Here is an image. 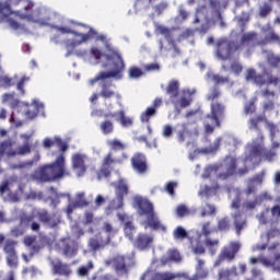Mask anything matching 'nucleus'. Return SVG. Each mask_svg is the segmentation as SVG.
I'll return each mask as SVG.
<instances>
[{
  "instance_id": "1",
  "label": "nucleus",
  "mask_w": 280,
  "mask_h": 280,
  "mask_svg": "<svg viewBox=\"0 0 280 280\" xmlns=\"http://www.w3.org/2000/svg\"><path fill=\"white\" fill-rule=\"evenodd\" d=\"M35 218H37L42 224L48 226L49 229H56L61 222V217L59 213L55 212L50 214L46 209L38 210L32 214L22 213L20 215V225L14 226L11 230V235L13 237L23 236L25 233V228L28 226L33 232L38 233L40 231V224L34 221Z\"/></svg>"
},
{
  "instance_id": "2",
  "label": "nucleus",
  "mask_w": 280,
  "mask_h": 280,
  "mask_svg": "<svg viewBox=\"0 0 280 280\" xmlns=\"http://www.w3.org/2000/svg\"><path fill=\"white\" fill-rule=\"evenodd\" d=\"M55 143L59 147L61 153L57 156L56 161L38 168L36 177L40 183H52L70 175L66 170L65 156V152L68 150V144L67 142H63L61 138H55Z\"/></svg>"
},
{
  "instance_id": "3",
  "label": "nucleus",
  "mask_w": 280,
  "mask_h": 280,
  "mask_svg": "<svg viewBox=\"0 0 280 280\" xmlns=\"http://www.w3.org/2000/svg\"><path fill=\"white\" fill-rule=\"evenodd\" d=\"M137 207L139 208L138 213L140 217H145L144 228L152 229L153 231H166V226L161 223L158 214L154 211V206L150 200L143 197H137L135 199Z\"/></svg>"
},
{
  "instance_id": "4",
  "label": "nucleus",
  "mask_w": 280,
  "mask_h": 280,
  "mask_svg": "<svg viewBox=\"0 0 280 280\" xmlns=\"http://www.w3.org/2000/svg\"><path fill=\"white\" fill-rule=\"evenodd\" d=\"M107 61H113L115 70L101 71L93 79L90 80L91 85H95L100 81L116 78L117 80L122 79V72L125 71V62L117 51H113L110 55H105Z\"/></svg>"
},
{
  "instance_id": "5",
  "label": "nucleus",
  "mask_w": 280,
  "mask_h": 280,
  "mask_svg": "<svg viewBox=\"0 0 280 280\" xmlns=\"http://www.w3.org/2000/svg\"><path fill=\"white\" fill-rule=\"evenodd\" d=\"M265 137L262 132L259 133V137L253 141L250 155L254 159H259V162L267 161L269 163L273 162L277 156V149L280 148V142H272L271 149H267L264 144Z\"/></svg>"
},
{
  "instance_id": "6",
  "label": "nucleus",
  "mask_w": 280,
  "mask_h": 280,
  "mask_svg": "<svg viewBox=\"0 0 280 280\" xmlns=\"http://www.w3.org/2000/svg\"><path fill=\"white\" fill-rule=\"evenodd\" d=\"M213 168L215 172L220 171L218 174L220 180H228L235 173L240 176H244L249 172L247 166L237 170V160L231 155L226 156L222 163L215 165Z\"/></svg>"
},
{
  "instance_id": "7",
  "label": "nucleus",
  "mask_w": 280,
  "mask_h": 280,
  "mask_svg": "<svg viewBox=\"0 0 280 280\" xmlns=\"http://www.w3.org/2000/svg\"><path fill=\"white\" fill-rule=\"evenodd\" d=\"M210 109L211 112L206 116L207 120L205 121V131L207 135H212L214 127H221V118L224 116L225 106L220 102H213L211 103Z\"/></svg>"
},
{
  "instance_id": "8",
  "label": "nucleus",
  "mask_w": 280,
  "mask_h": 280,
  "mask_svg": "<svg viewBox=\"0 0 280 280\" xmlns=\"http://www.w3.org/2000/svg\"><path fill=\"white\" fill-rule=\"evenodd\" d=\"M241 50V44L228 38H220L215 44V56L221 61L231 60L235 52Z\"/></svg>"
},
{
  "instance_id": "9",
  "label": "nucleus",
  "mask_w": 280,
  "mask_h": 280,
  "mask_svg": "<svg viewBox=\"0 0 280 280\" xmlns=\"http://www.w3.org/2000/svg\"><path fill=\"white\" fill-rule=\"evenodd\" d=\"M127 160L128 155L125 152L121 153L120 158H114L113 153L108 152L102 162V167L97 172L98 179L109 177L113 168L116 165H121Z\"/></svg>"
},
{
  "instance_id": "10",
  "label": "nucleus",
  "mask_w": 280,
  "mask_h": 280,
  "mask_svg": "<svg viewBox=\"0 0 280 280\" xmlns=\"http://www.w3.org/2000/svg\"><path fill=\"white\" fill-rule=\"evenodd\" d=\"M72 24H73V25L81 26V27H83V28H85V30H89V32L85 33V34H84V33H79V32H77V31L71 30V28L68 27V26H54V28H55L59 34H61V35L71 34V35H73V36H75V37H80V38H82V43H85V42H88V40H90V39H93V38H95L96 35H97L96 31H95L94 28H92V27H89L88 25H84V24H81V23H74V22H72Z\"/></svg>"
},
{
  "instance_id": "11",
  "label": "nucleus",
  "mask_w": 280,
  "mask_h": 280,
  "mask_svg": "<svg viewBox=\"0 0 280 280\" xmlns=\"http://www.w3.org/2000/svg\"><path fill=\"white\" fill-rule=\"evenodd\" d=\"M18 242L15 240L8 238L3 244V253L5 254V261L10 268L16 269L19 266V258L15 247Z\"/></svg>"
},
{
  "instance_id": "12",
  "label": "nucleus",
  "mask_w": 280,
  "mask_h": 280,
  "mask_svg": "<svg viewBox=\"0 0 280 280\" xmlns=\"http://www.w3.org/2000/svg\"><path fill=\"white\" fill-rule=\"evenodd\" d=\"M58 247L63 256L72 258L78 254L79 244L71 237H62L58 242Z\"/></svg>"
},
{
  "instance_id": "13",
  "label": "nucleus",
  "mask_w": 280,
  "mask_h": 280,
  "mask_svg": "<svg viewBox=\"0 0 280 280\" xmlns=\"http://www.w3.org/2000/svg\"><path fill=\"white\" fill-rule=\"evenodd\" d=\"M131 167L139 175L147 174L149 171L147 156L141 152L135 153L131 158Z\"/></svg>"
},
{
  "instance_id": "14",
  "label": "nucleus",
  "mask_w": 280,
  "mask_h": 280,
  "mask_svg": "<svg viewBox=\"0 0 280 280\" xmlns=\"http://www.w3.org/2000/svg\"><path fill=\"white\" fill-rule=\"evenodd\" d=\"M12 13L11 5L8 2L0 1V24L8 23L12 30L16 31L20 28V24L10 18Z\"/></svg>"
},
{
  "instance_id": "15",
  "label": "nucleus",
  "mask_w": 280,
  "mask_h": 280,
  "mask_svg": "<svg viewBox=\"0 0 280 280\" xmlns=\"http://www.w3.org/2000/svg\"><path fill=\"white\" fill-rule=\"evenodd\" d=\"M88 155L83 153H74L71 159L72 170L75 172L78 177H83L86 174L88 165L85 161Z\"/></svg>"
},
{
  "instance_id": "16",
  "label": "nucleus",
  "mask_w": 280,
  "mask_h": 280,
  "mask_svg": "<svg viewBox=\"0 0 280 280\" xmlns=\"http://www.w3.org/2000/svg\"><path fill=\"white\" fill-rule=\"evenodd\" d=\"M110 243V236L104 235L102 232L96 233L89 240V247L92 252H98L104 249Z\"/></svg>"
},
{
  "instance_id": "17",
  "label": "nucleus",
  "mask_w": 280,
  "mask_h": 280,
  "mask_svg": "<svg viewBox=\"0 0 280 280\" xmlns=\"http://www.w3.org/2000/svg\"><path fill=\"white\" fill-rule=\"evenodd\" d=\"M51 271L55 276L69 278L72 275V269L69 264L63 262L60 259L51 261Z\"/></svg>"
},
{
  "instance_id": "18",
  "label": "nucleus",
  "mask_w": 280,
  "mask_h": 280,
  "mask_svg": "<svg viewBox=\"0 0 280 280\" xmlns=\"http://www.w3.org/2000/svg\"><path fill=\"white\" fill-rule=\"evenodd\" d=\"M153 241L154 238L152 235L148 233H139L136 240H133V246L135 248L144 252L152 247Z\"/></svg>"
},
{
  "instance_id": "19",
  "label": "nucleus",
  "mask_w": 280,
  "mask_h": 280,
  "mask_svg": "<svg viewBox=\"0 0 280 280\" xmlns=\"http://www.w3.org/2000/svg\"><path fill=\"white\" fill-rule=\"evenodd\" d=\"M241 243L233 241L230 243L229 246H225L221 253V258L225 259L228 261H233L236 257V255L238 254V252L241 250Z\"/></svg>"
},
{
  "instance_id": "20",
  "label": "nucleus",
  "mask_w": 280,
  "mask_h": 280,
  "mask_svg": "<svg viewBox=\"0 0 280 280\" xmlns=\"http://www.w3.org/2000/svg\"><path fill=\"white\" fill-rule=\"evenodd\" d=\"M128 261H130V258L128 256L124 255H117L114 257V268L117 272H121L124 275L128 273Z\"/></svg>"
},
{
  "instance_id": "21",
  "label": "nucleus",
  "mask_w": 280,
  "mask_h": 280,
  "mask_svg": "<svg viewBox=\"0 0 280 280\" xmlns=\"http://www.w3.org/2000/svg\"><path fill=\"white\" fill-rule=\"evenodd\" d=\"M192 125H194V129L192 130L188 129L189 124H187V122H184V124L180 125L182 130L178 131V141L180 143L185 142L186 141V137H188V136H191V135L198 136L199 135V129H198L197 121L194 120Z\"/></svg>"
},
{
  "instance_id": "22",
  "label": "nucleus",
  "mask_w": 280,
  "mask_h": 280,
  "mask_svg": "<svg viewBox=\"0 0 280 280\" xmlns=\"http://www.w3.org/2000/svg\"><path fill=\"white\" fill-rule=\"evenodd\" d=\"M261 96L268 101L264 103V112H271L275 109V98L276 93L275 91H269L268 89H265L261 91Z\"/></svg>"
},
{
  "instance_id": "23",
  "label": "nucleus",
  "mask_w": 280,
  "mask_h": 280,
  "mask_svg": "<svg viewBox=\"0 0 280 280\" xmlns=\"http://www.w3.org/2000/svg\"><path fill=\"white\" fill-rule=\"evenodd\" d=\"M262 122H268L267 116L265 114L256 115L249 118L248 128L249 130L258 131L260 135L261 133L260 124Z\"/></svg>"
},
{
  "instance_id": "24",
  "label": "nucleus",
  "mask_w": 280,
  "mask_h": 280,
  "mask_svg": "<svg viewBox=\"0 0 280 280\" xmlns=\"http://www.w3.org/2000/svg\"><path fill=\"white\" fill-rule=\"evenodd\" d=\"M273 2L280 4V0H268V2H264V4L259 7V16L261 19H266L271 14L273 10ZM276 22L280 24V18H277Z\"/></svg>"
},
{
  "instance_id": "25",
  "label": "nucleus",
  "mask_w": 280,
  "mask_h": 280,
  "mask_svg": "<svg viewBox=\"0 0 280 280\" xmlns=\"http://www.w3.org/2000/svg\"><path fill=\"white\" fill-rule=\"evenodd\" d=\"M105 118H115L119 117V121L124 128H129L132 126V120L130 117H127L125 115L124 110H118L116 113H109V114H104Z\"/></svg>"
},
{
  "instance_id": "26",
  "label": "nucleus",
  "mask_w": 280,
  "mask_h": 280,
  "mask_svg": "<svg viewBox=\"0 0 280 280\" xmlns=\"http://www.w3.org/2000/svg\"><path fill=\"white\" fill-rule=\"evenodd\" d=\"M110 88H112V83H108V82H103L101 85L100 96L105 101L112 100L115 97L119 98V95Z\"/></svg>"
},
{
  "instance_id": "27",
  "label": "nucleus",
  "mask_w": 280,
  "mask_h": 280,
  "mask_svg": "<svg viewBox=\"0 0 280 280\" xmlns=\"http://www.w3.org/2000/svg\"><path fill=\"white\" fill-rule=\"evenodd\" d=\"M206 261L203 259H198V264L196 267V273L189 278V280H201L206 279L209 275L208 270L205 268Z\"/></svg>"
},
{
  "instance_id": "28",
  "label": "nucleus",
  "mask_w": 280,
  "mask_h": 280,
  "mask_svg": "<svg viewBox=\"0 0 280 280\" xmlns=\"http://www.w3.org/2000/svg\"><path fill=\"white\" fill-rule=\"evenodd\" d=\"M166 94L170 96L172 103H174L179 95V82L177 80L170 81L168 85L166 86Z\"/></svg>"
},
{
  "instance_id": "29",
  "label": "nucleus",
  "mask_w": 280,
  "mask_h": 280,
  "mask_svg": "<svg viewBox=\"0 0 280 280\" xmlns=\"http://www.w3.org/2000/svg\"><path fill=\"white\" fill-rule=\"evenodd\" d=\"M217 229L219 232L228 233L232 229V220L229 215L222 217L218 220Z\"/></svg>"
},
{
  "instance_id": "30",
  "label": "nucleus",
  "mask_w": 280,
  "mask_h": 280,
  "mask_svg": "<svg viewBox=\"0 0 280 280\" xmlns=\"http://www.w3.org/2000/svg\"><path fill=\"white\" fill-rule=\"evenodd\" d=\"M234 228L236 231V234L240 236L242 231L246 228L247 223L246 220L242 218V214L240 211H237L234 215Z\"/></svg>"
},
{
  "instance_id": "31",
  "label": "nucleus",
  "mask_w": 280,
  "mask_h": 280,
  "mask_svg": "<svg viewBox=\"0 0 280 280\" xmlns=\"http://www.w3.org/2000/svg\"><path fill=\"white\" fill-rule=\"evenodd\" d=\"M257 37H258V34L255 32L244 33L240 43L241 50H242V46H249L250 44H254L255 42H257Z\"/></svg>"
},
{
  "instance_id": "32",
  "label": "nucleus",
  "mask_w": 280,
  "mask_h": 280,
  "mask_svg": "<svg viewBox=\"0 0 280 280\" xmlns=\"http://www.w3.org/2000/svg\"><path fill=\"white\" fill-rule=\"evenodd\" d=\"M275 43L280 44V36L272 31L262 40L257 42V45L267 46Z\"/></svg>"
},
{
  "instance_id": "33",
  "label": "nucleus",
  "mask_w": 280,
  "mask_h": 280,
  "mask_svg": "<svg viewBox=\"0 0 280 280\" xmlns=\"http://www.w3.org/2000/svg\"><path fill=\"white\" fill-rule=\"evenodd\" d=\"M0 2L1 3L8 2L9 5H10V3H12L13 5H19L20 4V5H22L24 11H30L34 7V3L30 0H4V1L0 0Z\"/></svg>"
},
{
  "instance_id": "34",
  "label": "nucleus",
  "mask_w": 280,
  "mask_h": 280,
  "mask_svg": "<svg viewBox=\"0 0 280 280\" xmlns=\"http://www.w3.org/2000/svg\"><path fill=\"white\" fill-rule=\"evenodd\" d=\"M117 190H118V197H119V200H120L119 208H121L124 197L128 195V184L126 183V180L120 179L118 182Z\"/></svg>"
},
{
  "instance_id": "35",
  "label": "nucleus",
  "mask_w": 280,
  "mask_h": 280,
  "mask_svg": "<svg viewBox=\"0 0 280 280\" xmlns=\"http://www.w3.org/2000/svg\"><path fill=\"white\" fill-rule=\"evenodd\" d=\"M222 93L218 85H213L209 93L207 94V101L212 103H218L217 100L221 97Z\"/></svg>"
},
{
  "instance_id": "36",
  "label": "nucleus",
  "mask_w": 280,
  "mask_h": 280,
  "mask_svg": "<svg viewBox=\"0 0 280 280\" xmlns=\"http://www.w3.org/2000/svg\"><path fill=\"white\" fill-rule=\"evenodd\" d=\"M190 245L195 255H203L206 253V248L199 238L191 240Z\"/></svg>"
},
{
  "instance_id": "37",
  "label": "nucleus",
  "mask_w": 280,
  "mask_h": 280,
  "mask_svg": "<svg viewBox=\"0 0 280 280\" xmlns=\"http://www.w3.org/2000/svg\"><path fill=\"white\" fill-rule=\"evenodd\" d=\"M32 145L28 142H25L23 145L19 147L18 151L8 152V156L15 155H26L31 153Z\"/></svg>"
},
{
  "instance_id": "38",
  "label": "nucleus",
  "mask_w": 280,
  "mask_h": 280,
  "mask_svg": "<svg viewBox=\"0 0 280 280\" xmlns=\"http://www.w3.org/2000/svg\"><path fill=\"white\" fill-rule=\"evenodd\" d=\"M100 129L104 136L114 133V122L109 119H105L101 122Z\"/></svg>"
},
{
  "instance_id": "39",
  "label": "nucleus",
  "mask_w": 280,
  "mask_h": 280,
  "mask_svg": "<svg viewBox=\"0 0 280 280\" xmlns=\"http://www.w3.org/2000/svg\"><path fill=\"white\" fill-rule=\"evenodd\" d=\"M260 206H261V203H260L259 198L255 197L254 200H246V201H244L243 210L245 212H249V211H254L257 207H260Z\"/></svg>"
},
{
  "instance_id": "40",
  "label": "nucleus",
  "mask_w": 280,
  "mask_h": 280,
  "mask_svg": "<svg viewBox=\"0 0 280 280\" xmlns=\"http://www.w3.org/2000/svg\"><path fill=\"white\" fill-rule=\"evenodd\" d=\"M107 145L114 152L125 151L126 149V144L118 139L108 140Z\"/></svg>"
},
{
  "instance_id": "41",
  "label": "nucleus",
  "mask_w": 280,
  "mask_h": 280,
  "mask_svg": "<svg viewBox=\"0 0 280 280\" xmlns=\"http://www.w3.org/2000/svg\"><path fill=\"white\" fill-rule=\"evenodd\" d=\"M156 115V109L152 106L148 107L140 116L142 122L148 124L152 117Z\"/></svg>"
},
{
  "instance_id": "42",
  "label": "nucleus",
  "mask_w": 280,
  "mask_h": 280,
  "mask_svg": "<svg viewBox=\"0 0 280 280\" xmlns=\"http://www.w3.org/2000/svg\"><path fill=\"white\" fill-rule=\"evenodd\" d=\"M83 42H77L74 39H67L65 42L66 49L68 50L66 54V57H70L74 48H77L79 45H81Z\"/></svg>"
},
{
  "instance_id": "43",
  "label": "nucleus",
  "mask_w": 280,
  "mask_h": 280,
  "mask_svg": "<svg viewBox=\"0 0 280 280\" xmlns=\"http://www.w3.org/2000/svg\"><path fill=\"white\" fill-rule=\"evenodd\" d=\"M16 79H18V75H14L13 78H10L9 75H1L0 85L3 88H12L15 85Z\"/></svg>"
},
{
  "instance_id": "44",
  "label": "nucleus",
  "mask_w": 280,
  "mask_h": 280,
  "mask_svg": "<svg viewBox=\"0 0 280 280\" xmlns=\"http://www.w3.org/2000/svg\"><path fill=\"white\" fill-rule=\"evenodd\" d=\"M136 228L133 226L131 221H127L125 223V234L126 237L129 238V241L135 242L133 236H135Z\"/></svg>"
},
{
  "instance_id": "45",
  "label": "nucleus",
  "mask_w": 280,
  "mask_h": 280,
  "mask_svg": "<svg viewBox=\"0 0 280 280\" xmlns=\"http://www.w3.org/2000/svg\"><path fill=\"white\" fill-rule=\"evenodd\" d=\"M219 244H220L219 240H212L210 237H207L205 240V245L207 246V248H209L212 255L217 253V247L219 246Z\"/></svg>"
},
{
  "instance_id": "46",
  "label": "nucleus",
  "mask_w": 280,
  "mask_h": 280,
  "mask_svg": "<svg viewBox=\"0 0 280 280\" xmlns=\"http://www.w3.org/2000/svg\"><path fill=\"white\" fill-rule=\"evenodd\" d=\"M173 237L175 240H185V238L188 237V233H187V231L183 226H177L173 231Z\"/></svg>"
},
{
  "instance_id": "47",
  "label": "nucleus",
  "mask_w": 280,
  "mask_h": 280,
  "mask_svg": "<svg viewBox=\"0 0 280 280\" xmlns=\"http://www.w3.org/2000/svg\"><path fill=\"white\" fill-rule=\"evenodd\" d=\"M258 220H259L260 224H262V225H267L272 221V219L270 217L269 208H267L265 211H262L258 215Z\"/></svg>"
},
{
  "instance_id": "48",
  "label": "nucleus",
  "mask_w": 280,
  "mask_h": 280,
  "mask_svg": "<svg viewBox=\"0 0 280 280\" xmlns=\"http://www.w3.org/2000/svg\"><path fill=\"white\" fill-rule=\"evenodd\" d=\"M213 82H214V86L217 85H225V84H230L231 83V79L229 77H222L220 74H214L213 75Z\"/></svg>"
},
{
  "instance_id": "49",
  "label": "nucleus",
  "mask_w": 280,
  "mask_h": 280,
  "mask_svg": "<svg viewBox=\"0 0 280 280\" xmlns=\"http://www.w3.org/2000/svg\"><path fill=\"white\" fill-rule=\"evenodd\" d=\"M207 208H202L201 213H200L201 218H206V217L215 214L217 209H215L214 205L207 203Z\"/></svg>"
},
{
  "instance_id": "50",
  "label": "nucleus",
  "mask_w": 280,
  "mask_h": 280,
  "mask_svg": "<svg viewBox=\"0 0 280 280\" xmlns=\"http://www.w3.org/2000/svg\"><path fill=\"white\" fill-rule=\"evenodd\" d=\"M34 164V161H24V162H19V163H14L12 164V170H24V168H30L32 167Z\"/></svg>"
},
{
  "instance_id": "51",
  "label": "nucleus",
  "mask_w": 280,
  "mask_h": 280,
  "mask_svg": "<svg viewBox=\"0 0 280 280\" xmlns=\"http://www.w3.org/2000/svg\"><path fill=\"white\" fill-rule=\"evenodd\" d=\"M102 231L106 233V234H104V236L109 235L110 237H112V234H115L117 232V230L109 222H104V224L102 226Z\"/></svg>"
},
{
  "instance_id": "52",
  "label": "nucleus",
  "mask_w": 280,
  "mask_h": 280,
  "mask_svg": "<svg viewBox=\"0 0 280 280\" xmlns=\"http://www.w3.org/2000/svg\"><path fill=\"white\" fill-rule=\"evenodd\" d=\"M93 269L92 261L88 262V266H81L78 269V276L79 277H86L89 275V271Z\"/></svg>"
},
{
  "instance_id": "53",
  "label": "nucleus",
  "mask_w": 280,
  "mask_h": 280,
  "mask_svg": "<svg viewBox=\"0 0 280 280\" xmlns=\"http://www.w3.org/2000/svg\"><path fill=\"white\" fill-rule=\"evenodd\" d=\"M142 75H143V71L140 68L131 67L129 69V77H130V79L136 80V79L141 78Z\"/></svg>"
},
{
  "instance_id": "54",
  "label": "nucleus",
  "mask_w": 280,
  "mask_h": 280,
  "mask_svg": "<svg viewBox=\"0 0 280 280\" xmlns=\"http://www.w3.org/2000/svg\"><path fill=\"white\" fill-rule=\"evenodd\" d=\"M175 276L171 272H156L152 280H174Z\"/></svg>"
},
{
  "instance_id": "55",
  "label": "nucleus",
  "mask_w": 280,
  "mask_h": 280,
  "mask_svg": "<svg viewBox=\"0 0 280 280\" xmlns=\"http://www.w3.org/2000/svg\"><path fill=\"white\" fill-rule=\"evenodd\" d=\"M256 110H257V107H256L254 101H249V102L244 106V112H245V114H246L247 116L255 114Z\"/></svg>"
},
{
  "instance_id": "56",
  "label": "nucleus",
  "mask_w": 280,
  "mask_h": 280,
  "mask_svg": "<svg viewBox=\"0 0 280 280\" xmlns=\"http://www.w3.org/2000/svg\"><path fill=\"white\" fill-rule=\"evenodd\" d=\"M268 62L272 68H278L280 66V56L270 54L268 56Z\"/></svg>"
},
{
  "instance_id": "57",
  "label": "nucleus",
  "mask_w": 280,
  "mask_h": 280,
  "mask_svg": "<svg viewBox=\"0 0 280 280\" xmlns=\"http://www.w3.org/2000/svg\"><path fill=\"white\" fill-rule=\"evenodd\" d=\"M177 187V182H168L165 187L164 190L172 197L175 196V188Z\"/></svg>"
},
{
  "instance_id": "58",
  "label": "nucleus",
  "mask_w": 280,
  "mask_h": 280,
  "mask_svg": "<svg viewBox=\"0 0 280 280\" xmlns=\"http://www.w3.org/2000/svg\"><path fill=\"white\" fill-rule=\"evenodd\" d=\"M221 142H222V138H217L215 141L213 142V144H210V145L207 148V151H208L209 153H215V152H218V150L220 149Z\"/></svg>"
},
{
  "instance_id": "59",
  "label": "nucleus",
  "mask_w": 280,
  "mask_h": 280,
  "mask_svg": "<svg viewBox=\"0 0 280 280\" xmlns=\"http://www.w3.org/2000/svg\"><path fill=\"white\" fill-rule=\"evenodd\" d=\"M30 81V77H22L21 80L18 82L16 84V90L22 94L24 95L25 94V91H24V84L27 83Z\"/></svg>"
},
{
  "instance_id": "60",
  "label": "nucleus",
  "mask_w": 280,
  "mask_h": 280,
  "mask_svg": "<svg viewBox=\"0 0 280 280\" xmlns=\"http://www.w3.org/2000/svg\"><path fill=\"white\" fill-rule=\"evenodd\" d=\"M231 71L235 74V75H240L243 71V66L241 62L238 61H233L231 65Z\"/></svg>"
},
{
  "instance_id": "61",
  "label": "nucleus",
  "mask_w": 280,
  "mask_h": 280,
  "mask_svg": "<svg viewBox=\"0 0 280 280\" xmlns=\"http://www.w3.org/2000/svg\"><path fill=\"white\" fill-rule=\"evenodd\" d=\"M201 233L205 237H209L213 233V231L211 229V222L210 221L203 223L202 229H201Z\"/></svg>"
},
{
  "instance_id": "62",
  "label": "nucleus",
  "mask_w": 280,
  "mask_h": 280,
  "mask_svg": "<svg viewBox=\"0 0 280 280\" xmlns=\"http://www.w3.org/2000/svg\"><path fill=\"white\" fill-rule=\"evenodd\" d=\"M75 206L84 208L89 206V201L84 198V194L81 192L78 195L77 200H75Z\"/></svg>"
},
{
  "instance_id": "63",
  "label": "nucleus",
  "mask_w": 280,
  "mask_h": 280,
  "mask_svg": "<svg viewBox=\"0 0 280 280\" xmlns=\"http://www.w3.org/2000/svg\"><path fill=\"white\" fill-rule=\"evenodd\" d=\"M168 258H170V260L176 261V262H179L182 260V256H180L179 252L176 249H172L170 252Z\"/></svg>"
},
{
  "instance_id": "64",
  "label": "nucleus",
  "mask_w": 280,
  "mask_h": 280,
  "mask_svg": "<svg viewBox=\"0 0 280 280\" xmlns=\"http://www.w3.org/2000/svg\"><path fill=\"white\" fill-rule=\"evenodd\" d=\"M168 8L167 2H161L154 7L155 13L160 16Z\"/></svg>"
}]
</instances>
